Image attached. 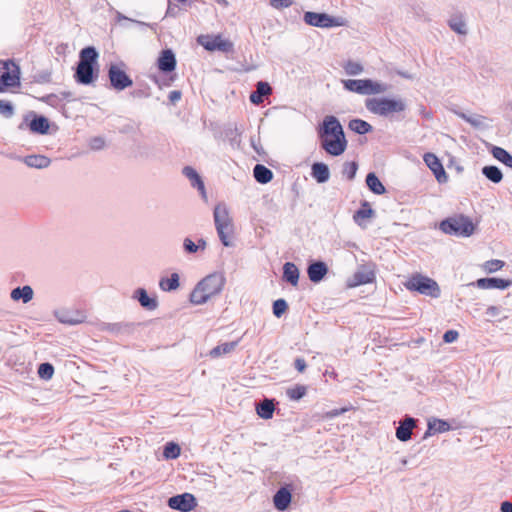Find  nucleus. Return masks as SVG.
I'll return each mask as SVG.
<instances>
[{"label": "nucleus", "instance_id": "obj_1", "mask_svg": "<svg viewBox=\"0 0 512 512\" xmlns=\"http://www.w3.org/2000/svg\"><path fill=\"white\" fill-rule=\"evenodd\" d=\"M320 144L331 156L342 155L347 148V140L339 120L335 116H326L318 129Z\"/></svg>", "mask_w": 512, "mask_h": 512}, {"label": "nucleus", "instance_id": "obj_2", "mask_svg": "<svg viewBox=\"0 0 512 512\" xmlns=\"http://www.w3.org/2000/svg\"><path fill=\"white\" fill-rule=\"evenodd\" d=\"M225 285V278L221 274H210L202 279L192 290L190 302L195 305L206 303L210 298L219 294Z\"/></svg>", "mask_w": 512, "mask_h": 512}, {"label": "nucleus", "instance_id": "obj_3", "mask_svg": "<svg viewBox=\"0 0 512 512\" xmlns=\"http://www.w3.org/2000/svg\"><path fill=\"white\" fill-rule=\"evenodd\" d=\"M442 232L459 237H469L475 231V224L472 219L463 214H456L440 222Z\"/></svg>", "mask_w": 512, "mask_h": 512}, {"label": "nucleus", "instance_id": "obj_4", "mask_svg": "<svg viewBox=\"0 0 512 512\" xmlns=\"http://www.w3.org/2000/svg\"><path fill=\"white\" fill-rule=\"evenodd\" d=\"M365 106L369 112L383 117L403 112L406 108L403 100L385 97L368 98L365 101Z\"/></svg>", "mask_w": 512, "mask_h": 512}, {"label": "nucleus", "instance_id": "obj_5", "mask_svg": "<svg viewBox=\"0 0 512 512\" xmlns=\"http://www.w3.org/2000/svg\"><path fill=\"white\" fill-rule=\"evenodd\" d=\"M97 57L98 53L94 47H86L81 50L75 73V78L79 83L90 84L93 81V65L96 63Z\"/></svg>", "mask_w": 512, "mask_h": 512}, {"label": "nucleus", "instance_id": "obj_6", "mask_svg": "<svg viewBox=\"0 0 512 512\" xmlns=\"http://www.w3.org/2000/svg\"><path fill=\"white\" fill-rule=\"evenodd\" d=\"M404 286L409 291H416L432 298L439 297L441 293L440 287L435 280L419 273L411 275L404 282Z\"/></svg>", "mask_w": 512, "mask_h": 512}, {"label": "nucleus", "instance_id": "obj_7", "mask_svg": "<svg viewBox=\"0 0 512 512\" xmlns=\"http://www.w3.org/2000/svg\"><path fill=\"white\" fill-rule=\"evenodd\" d=\"M214 221L221 242L224 246H229L230 238L233 234V224L225 205L218 204L215 207Z\"/></svg>", "mask_w": 512, "mask_h": 512}, {"label": "nucleus", "instance_id": "obj_8", "mask_svg": "<svg viewBox=\"0 0 512 512\" xmlns=\"http://www.w3.org/2000/svg\"><path fill=\"white\" fill-rule=\"evenodd\" d=\"M20 85V70L12 60H0V92Z\"/></svg>", "mask_w": 512, "mask_h": 512}, {"label": "nucleus", "instance_id": "obj_9", "mask_svg": "<svg viewBox=\"0 0 512 512\" xmlns=\"http://www.w3.org/2000/svg\"><path fill=\"white\" fill-rule=\"evenodd\" d=\"M345 89L362 95L381 94L386 92L387 86L370 79H348L343 81Z\"/></svg>", "mask_w": 512, "mask_h": 512}, {"label": "nucleus", "instance_id": "obj_10", "mask_svg": "<svg viewBox=\"0 0 512 512\" xmlns=\"http://www.w3.org/2000/svg\"><path fill=\"white\" fill-rule=\"evenodd\" d=\"M197 42L208 51L231 52L233 43L222 37V35H200Z\"/></svg>", "mask_w": 512, "mask_h": 512}, {"label": "nucleus", "instance_id": "obj_11", "mask_svg": "<svg viewBox=\"0 0 512 512\" xmlns=\"http://www.w3.org/2000/svg\"><path fill=\"white\" fill-rule=\"evenodd\" d=\"M304 21L306 24L320 28H330L343 26L345 24L342 18H335L326 13L305 12Z\"/></svg>", "mask_w": 512, "mask_h": 512}, {"label": "nucleus", "instance_id": "obj_12", "mask_svg": "<svg viewBox=\"0 0 512 512\" xmlns=\"http://www.w3.org/2000/svg\"><path fill=\"white\" fill-rule=\"evenodd\" d=\"M111 86L116 90H124L132 86L133 81L127 73L118 65H111L108 70Z\"/></svg>", "mask_w": 512, "mask_h": 512}, {"label": "nucleus", "instance_id": "obj_13", "mask_svg": "<svg viewBox=\"0 0 512 512\" xmlns=\"http://www.w3.org/2000/svg\"><path fill=\"white\" fill-rule=\"evenodd\" d=\"M196 499L190 493H184L170 497L168 500V506L171 509L179 510L181 512H189L196 507Z\"/></svg>", "mask_w": 512, "mask_h": 512}, {"label": "nucleus", "instance_id": "obj_14", "mask_svg": "<svg viewBox=\"0 0 512 512\" xmlns=\"http://www.w3.org/2000/svg\"><path fill=\"white\" fill-rule=\"evenodd\" d=\"M425 164L433 172L435 178L439 183H445L448 180V175L440 162L439 158L433 153H426L423 156Z\"/></svg>", "mask_w": 512, "mask_h": 512}, {"label": "nucleus", "instance_id": "obj_15", "mask_svg": "<svg viewBox=\"0 0 512 512\" xmlns=\"http://www.w3.org/2000/svg\"><path fill=\"white\" fill-rule=\"evenodd\" d=\"M157 67L161 72H172L176 67V58L172 50L165 49L160 52Z\"/></svg>", "mask_w": 512, "mask_h": 512}, {"label": "nucleus", "instance_id": "obj_16", "mask_svg": "<svg viewBox=\"0 0 512 512\" xmlns=\"http://www.w3.org/2000/svg\"><path fill=\"white\" fill-rule=\"evenodd\" d=\"M512 285V280L501 278H480L476 286L480 289H507Z\"/></svg>", "mask_w": 512, "mask_h": 512}, {"label": "nucleus", "instance_id": "obj_17", "mask_svg": "<svg viewBox=\"0 0 512 512\" xmlns=\"http://www.w3.org/2000/svg\"><path fill=\"white\" fill-rule=\"evenodd\" d=\"M416 422L413 418H406L400 422L399 427L396 429V437L400 441H408L411 438L412 430L415 427Z\"/></svg>", "mask_w": 512, "mask_h": 512}, {"label": "nucleus", "instance_id": "obj_18", "mask_svg": "<svg viewBox=\"0 0 512 512\" xmlns=\"http://www.w3.org/2000/svg\"><path fill=\"white\" fill-rule=\"evenodd\" d=\"M292 495L291 492L285 488H280L273 497L274 506L278 510H285L291 503Z\"/></svg>", "mask_w": 512, "mask_h": 512}, {"label": "nucleus", "instance_id": "obj_19", "mask_svg": "<svg viewBox=\"0 0 512 512\" xmlns=\"http://www.w3.org/2000/svg\"><path fill=\"white\" fill-rule=\"evenodd\" d=\"M327 271L328 269L324 262H315L308 267L307 273L309 279L312 282L317 283L324 278Z\"/></svg>", "mask_w": 512, "mask_h": 512}, {"label": "nucleus", "instance_id": "obj_20", "mask_svg": "<svg viewBox=\"0 0 512 512\" xmlns=\"http://www.w3.org/2000/svg\"><path fill=\"white\" fill-rule=\"evenodd\" d=\"M272 92V89L270 85L267 82H258L256 86V91L251 93L250 95V101L253 104H261L263 102V97L270 95Z\"/></svg>", "mask_w": 512, "mask_h": 512}, {"label": "nucleus", "instance_id": "obj_21", "mask_svg": "<svg viewBox=\"0 0 512 512\" xmlns=\"http://www.w3.org/2000/svg\"><path fill=\"white\" fill-rule=\"evenodd\" d=\"M49 128V121L44 116H35L29 123V129L33 133L47 134Z\"/></svg>", "mask_w": 512, "mask_h": 512}, {"label": "nucleus", "instance_id": "obj_22", "mask_svg": "<svg viewBox=\"0 0 512 512\" xmlns=\"http://www.w3.org/2000/svg\"><path fill=\"white\" fill-rule=\"evenodd\" d=\"M283 278L293 286L298 284L299 270L294 263L287 262L284 264Z\"/></svg>", "mask_w": 512, "mask_h": 512}, {"label": "nucleus", "instance_id": "obj_23", "mask_svg": "<svg viewBox=\"0 0 512 512\" xmlns=\"http://www.w3.org/2000/svg\"><path fill=\"white\" fill-rule=\"evenodd\" d=\"M375 273L371 269L362 268L354 274V285H363L374 282Z\"/></svg>", "mask_w": 512, "mask_h": 512}, {"label": "nucleus", "instance_id": "obj_24", "mask_svg": "<svg viewBox=\"0 0 512 512\" xmlns=\"http://www.w3.org/2000/svg\"><path fill=\"white\" fill-rule=\"evenodd\" d=\"M312 176L319 183L326 182L330 176L328 166L324 163H314L312 165Z\"/></svg>", "mask_w": 512, "mask_h": 512}, {"label": "nucleus", "instance_id": "obj_25", "mask_svg": "<svg viewBox=\"0 0 512 512\" xmlns=\"http://www.w3.org/2000/svg\"><path fill=\"white\" fill-rule=\"evenodd\" d=\"M253 173H254L255 179L261 184H266V183L270 182L273 178L272 171L261 164H257L254 167Z\"/></svg>", "mask_w": 512, "mask_h": 512}, {"label": "nucleus", "instance_id": "obj_26", "mask_svg": "<svg viewBox=\"0 0 512 512\" xmlns=\"http://www.w3.org/2000/svg\"><path fill=\"white\" fill-rule=\"evenodd\" d=\"M24 162L29 167L33 168H46L50 165V159L43 155H30L25 157Z\"/></svg>", "mask_w": 512, "mask_h": 512}, {"label": "nucleus", "instance_id": "obj_27", "mask_svg": "<svg viewBox=\"0 0 512 512\" xmlns=\"http://www.w3.org/2000/svg\"><path fill=\"white\" fill-rule=\"evenodd\" d=\"M366 184L368 188L377 195H382L386 192V189L375 173H369L366 176Z\"/></svg>", "mask_w": 512, "mask_h": 512}, {"label": "nucleus", "instance_id": "obj_28", "mask_svg": "<svg viewBox=\"0 0 512 512\" xmlns=\"http://www.w3.org/2000/svg\"><path fill=\"white\" fill-rule=\"evenodd\" d=\"M11 298L14 301L22 299L24 303H28L33 298V290L30 286L17 287L12 290Z\"/></svg>", "mask_w": 512, "mask_h": 512}, {"label": "nucleus", "instance_id": "obj_29", "mask_svg": "<svg viewBox=\"0 0 512 512\" xmlns=\"http://www.w3.org/2000/svg\"><path fill=\"white\" fill-rule=\"evenodd\" d=\"M257 414L263 419H271L275 410L273 400L265 399L256 408Z\"/></svg>", "mask_w": 512, "mask_h": 512}, {"label": "nucleus", "instance_id": "obj_30", "mask_svg": "<svg viewBox=\"0 0 512 512\" xmlns=\"http://www.w3.org/2000/svg\"><path fill=\"white\" fill-rule=\"evenodd\" d=\"M491 153L495 159L512 169V155L502 147L495 146Z\"/></svg>", "mask_w": 512, "mask_h": 512}, {"label": "nucleus", "instance_id": "obj_31", "mask_svg": "<svg viewBox=\"0 0 512 512\" xmlns=\"http://www.w3.org/2000/svg\"><path fill=\"white\" fill-rule=\"evenodd\" d=\"M236 347V342H226V343H222L216 347H214L211 351H210V356L212 358H217V357H220L222 355H225V354H228L230 352H232Z\"/></svg>", "mask_w": 512, "mask_h": 512}, {"label": "nucleus", "instance_id": "obj_32", "mask_svg": "<svg viewBox=\"0 0 512 512\" xmlns=\"http://www.w3.org/2000/svg\"><path fill=\"white\" fill-rule=\"evenodd\" d=\"M483 175L493 183L501 182L503 174L500 169L496 166H484L482 168Z\"/></svg>", "mask_w": 512, "mask_h": 512}, {"label": "nucleus", "instance_id": "obj_33", "mask_svg": "<svg viewBox=\"0 0 512 512\" xmlns=\"http://www.w3.org/2000/svg\"><path fill=\"white\" fill-rule=\"evenodd\" d=\"M374 211L372 210L370 204L368 202H363L361 208L356 211L353 218L357 223H361V221L369 219L373 216Z\"/></svg>", "mask_w": 512, "mask_h": 512}, {"label": "nucleus", "instance_id": "obj_34", "mask_svg": "<svg viewBox=\"0 0 512 512\" xmlns=\"http://www.w3.org/2000/svg\"><path fill=\"white\" fill-rule=\"evenodd\" d=\"M183 174L191 181L193 186H197L202 192L204 191V183L192 167H184Z\"/></svg>", "mask_w": 512, "mask_h": 512}, {"label": "nucleus", "instance_id": "obj_35", "mask_svg": "<svg viewBox=\"0 0 512 512\" xmlns=\"http://www.w3.org/2000/svg\"><path fill=\"white\" fill-rule=\"evenodd\" d=\"M159 285L163 291L176 290L179 287L178 274L173 273L170 277L161 279Z\"/></svg>", "mask_w": 512, "mask_h": 512}, {"label": "nucleus", "instance_id": "obj_36", "mask_svg": "<svg viewBox=\"0 0 512 512\" xmlns=\"http://www.w3.org/2000/svg\"><path fill=\"white\" fill-rule=\"evenodd\" d=\"M349 128L358 134H366L372 130V126L361 119H353L349 122Z\"/></svg>", "mask_w": 512, "mask_h": 512}, {"label": "nucleus", "instance_id": "obj_37", "mask_svg": "<svg viewBox=\"0 0 512 512\" xmlns=\"http://www.w3.org/2000/svg\"><path fill=\"white\" fill-rule=\"evenodd\" d=\"M137 295L142 307L148 310H154L157 307L156 299L150 298L144 289L137 290Z\"/></svg>", "mask_w": 512, "mask_h": 512}, {"label": "nucleus", "instance_id": "obj_38", "mask_svg": "<svg viewBox=\"0 0 512 512\" xmlns=\"http://www.w3.org/2000/svg\"><path fill=\"white\" fill-rule=\"evenodd\" d=\"M181 452L180 446L176 443H167L163 450V456L166 459H176L179 457Z\"/></svg>", "mask_w": 512, "mask_h": 512}, {"label": "nucleus", "instance_id": "obj_39", "mask_svg": "<svg viewBox=\"0 0 512 512\" xmlns=\"http://www.w3.org/2000/svg\"><path fill=\"white\" fill-rule=\"evenodd\" d=\"M307 393V388L304 385H295L287 390V396L294 401L300 400Z\"/></svg>", "mask_w": 512, "mask_h": 512}, {"label": "nucleus", "instance_id": "obj_40", "mask_svg": "<svg viewBox=\"0 0 512 512\" xmlns=\"http://www.w3.org/2000/svg\"><path fill=\"white\" fill-rule=\"evenodd\" d=\"M505 266V262L498 259L488 260L483 263L482 268L486 273H494L501 270Z\"/></svg>", "mask_w": 512, "mask_h": 512}, {"label": "nucleus", "instance_id": "obj_41", "mask_svg": "<svg viewBox=\"0 0 512 512\" xmlns=\"http://www.w3.org/2000/svg\"><path fill=\"white\" fill-rule=\"evenodd\" d=\"M449 25L451 29L457 32L458 34H466V25L461 17H453L449 21Z\"/></svg>", "mask_w": 512, "mask_h": 512}, {"label": "nucleus", "instance_id": "obj_42", "mask_svg": "<svg viewBox=\"0 0 512 512\" xmlns=\"http://www.w3.org/2000/svg\"><path fill=\"white\" fill-rule=\"evenodd\" d=\"M351 409H352V406L342 407L339 409H333L331 411H327V412L321 414L320 419H322V420L333 419L335 417H338V416L350 411Z\"/></svg>", "mask_w": 512, "mask_h": 512}, {"label": "nucleus", "instance_id": "obj_43", "mask_svg": "<svg viewBox=\"0 0 512 512\" xmlns=\"http://www.w3.org/2000/svg\"><path fill=\"white\" fill-rule=\"evenodd\" d=\"M357 169H358V165L356 162L352 161V162H346L344 165H343V170H342V173L343 175L349 179V180H352L354 179L355 175H356V172H357Z\"/></svg>", "mask_w": 512, "mask_h": 512}, {"label": "nucleus", "instance_id": "obj_44", "mask_svg": "<svg viewBox=\"0 0 512 512\" xmlns=\"http://www.w3.org/2000/svg\"><path fill=\"white\" fill-rule=\"evenodd\" d=\"M38 374L43 379H51L54 374V368L50 363H42L38 368Z\"/></svg>", "mask_w": 512, "mask_h": 512}, {"label": "nucleus", "instance_id": "obj_45", "mask_svg": "<svg viewBox=\"0 0 512 512\" xmlns=\"http://www.w3.org/2000/svg\"><path fill=\"white\" fill-rule=\"evenodd\" d=\"M287 309L288 305L284 299H278L273 303V314L278 318L281 317Z\"/></svg>", "mask_w": 512, "mask_h": 512}, {"label": "nucleus", "instance_id": "obj_46", "mask_svg": "<svg viewBox=\"0 0 512 512\" xmlns=\"http://www.w3.org/2000/svg\"><path fill=\"white\" fill-rule=\"evenodd\" d=\"M198 243H199V244H198V245H196V244H195L191 239L186 238V239L184 240V248H185V250H186L187 252H189V253H195V252H197V250H198L200 247H201L202 249H204V248H205L206 243H205V241H204V240H199V242H198Z\"/></svg>", "mask_w": 512, "mask_h": 512}, {"label": "nucleus", "instance_id": "obj_47", "mask_svg": "<svg viewBox=\"0 0 512 512\" xmlns=\"http://www.w3.org/2000/svg\"><path fill=\"white\" fill-rule=\"evenodd\" d=\"M344 69L348 75H357L363 71V67L361 66V64L353 61H348L344 65Z\"/></svg>", "mask_w": 512, "mask_h": 512}, {"label": "nucleus", "instance_id": "obj_48", "mask_svg": "<svg viewBox=\"0 0 512 512\" xmlns=\"http://www.w3.org/2000/svg\"><path fill=\"white\" fill-rule=\"evenodd\" d=\"M14 108L10 101L0 100V114L9 118L13 115Z\"/></svg>", "mask_w": 512, "mask_h": 512}, {"label": "nucleus", "instance_id": "obj_49", "mask_svg": "<svg viewBox=\"0 0 512 512\" xmlns=\"http://www.w3.org/2000/svg\"><path fill=\"white\" fill-rule=\"evenodd\" d=\"M292 4V0H270V5L276 9L288 8Z\"/></svg>", "mask_w": 512, "mask_h": 512}, {"label": "nucleus", "instance_id": "obj_50", "mask_svg": "<svg viewBox=\"0 0 512 512\" xmlns=\"http://www.w3.org/2000/svg\"><path fill=\"white\" fill-rule=\"evenodd\" d=\"M459 337V333L456 330H448L443 335V340L445 343H452L456 341Z\"/></svg>", "mask_w": 512, "mask_h": 512}, {"label": "nucleus", "instance_id": "obj_51", "mask_svg": "<svg viewBox=\"0 0 512 512\" xmlns=\"http://www.w3.org/2000/svg\"><path fill=\"white\" fill-rule=\"evenodd\" d=\"M294 366L299 373H304L307 368L306 361L303 358H296L294 361Z\"/></svg>", "mask_w": 512, "mask_h": 512}, {"label": "nucleus", "instance_id": "obj_52", "mask_svg": "<svg viewBox=\"0 0 512 512\" xmlns=\"http://www.w3.org/2000/svg\"><path fill=\"white\" fill-rule=\"evenodd\" d=\"M501 310L499 307L497 306H489L486 310V313L487 315L491 316V317H497L499 316Z\"/></svg>", "mask_w": 512, "mask_h": 512}, {"label": "nucleus", "instance_id": "obj_53", "mask_svg": "<svg viewBox=\"0 0 512 512\" xmlns=\"http://www.w3.org/2000/svg\"><path fill=\"white\" fill-rule=\"evenodd\" d=\"M500 510L501 512H512V503L508 501L502 502Z\"/></svg>", "mask_w": 512, "mask_h": 512}, {"label": "nucleus", "instance_id": "obj_54", "mask_svg": "<svg viewBox=\"0 0 512 512\" xmlns=\"http://www.w3.org/2000/svg\"><path fill=\"white\" fill-rule=\"evenodd\" d=\"M449 430V424L445 421H439V432H445Z\"/></svg>", "mask_w": 512, "mask_h": 512}, {"label": "nucleus", "instance_id": "obj_55", "mask_svg": "<svg viewBox=\"0 0 512 512\" xmlns=\"http://www.w3.org/2000/svg\"><path fill=\"white\" fill-rule=\"evenodd\" d=\"M180 97H181V93H180L179 91H172V92L170 93V99H171L172 101L179 100V99H180Z\"/></svg>", "mask_w": 512, "mask_h": 512}]
</instances>
